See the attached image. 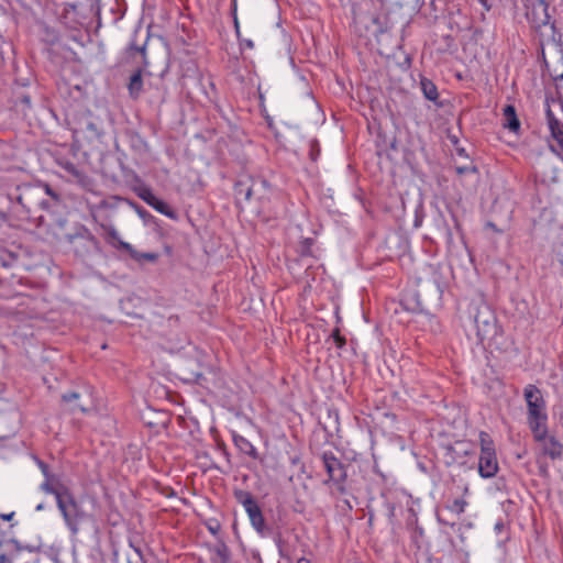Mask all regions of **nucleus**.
I'll use <instances>...</instances> for the list:
<instances>
[{
    "instance_id": "f8f14e48",
    "label": "nucleus",
    "mask_w": 563,
    "mask_h": 563,
    "mask_svg": "<svg viewBox=\"0 0 563 563\" xmlns=\"http://www.w3.org/2000/svg\"><path fill=\"white\" fill-rule=\"evenodd\" d=\"M495 321L494 313L487 307L478 310L474 317L477 334L483 339L489 335L496 328Z\"/></svg>"
},
{
    "instance_id": "7c9ffc66",
    "label": "nucleus",
    "mask_w": 563,
    "mask_h": 563,
    "mask_svg": "<svg viewBox=\"0 0 563 563\" xmlns=\"http://www.w3.org/2000/svg\"><path fill=\"white\" fill-rule=\"evenodd\" d=\"M135 211L139 213V216L143 219H145L147 216H150L148 211L142 208L141 206L135 205L134 206Z\"/></svg>"
},
{
    "instance_id": "393cba45",
    "label": "nucleus",
    "mask_w": 563,
    "mask_h": 563,
    "mask_svg": "<svg viewBox=\"0 0 563 563\" xmlns=\"http://www.w3.org/2000/svg\"><path fill=\"white\" fill-rule=\"evenodd\" d=\"M467 505L468 503L464 498H456L451 504H449L446 508L451 512L460 516L465 511Z\"/></svg>"
},
{
    "instance_id": "ddd939ff",
    "label": "nucleus",
    "mask_w": 563,
    "mask_h": 563,
    "mask_svg": "<svg viewBox=\"0 0 563 563\" xmlns=\"http://www.w3.org/2000/svg\"><path fill=\"white\" fill-rule=\"evenodd\" d=\"M269 185L265 179H255L252 180L250 186H245L243 183H239L236 185V197L240 198L243 196L245 201H250L253 196L262 194V191H266Z\"/></svg>"
},
{
    "instance_id": "473e14b6",
    "label": "nucleus",
    "mask_w": 563,
    "mask_h": 563,
    "mask_svg": "<svg viewBox=\"0 0 563 563\" xmlns=\"http://www.w3.org/2000/svg\"><path fill=\"white\" fill-rule=\"evenodd\" d=\"M481 4L485 8L486 11H489L492 8V0H478Z\"/></svg>"
},
{
    "instance_id": "e433bc0d",
    "label": "nucleus",
    "mask_w": 563,
    "mask_h": 563,
    "mask_svg": "<svg viewBox=\"0 0 563 563\" xmlns=\"http://www.w3.org/2000/svg\"><path fill=\"white\" fill-rule=\"evenodd\" d=\"M297 563H311V561L309 559H306V558H300L297 560Z\"/></svg>"
},
{
    "instance_id": "6ab92c4d",
    "label": "nucleus",
    "mask_w": 563,
    "mask_h": 563,
    "mask_svg": "<svg viewBox=\"0 0 563 563\" xmlns=\"http://www.w3.org/2000/svg\"><path fill=\"white\" fill-rule=\"evenodd\" d=\"M211 563H229L230 551L224 543L214 545L211 550Z\"/></svg>"
},
{
    "instance_id": "2f4dec72",
    "label": "nucleus",
    "mask_w": 563,
    "mask_h": 563,
    "mask_svg": "<svg viewBox=\"0 0 563 563\" xmlns=\"http://www.w3.org/2000/svg\"><path fill=\"white\" fill-rule=\"evenodd\" d=\"M241 45L250 49L254 47V43L252 40H243L241 41Z\"/></svg>"
},
{
    "instance_id": "b1692460",
    "label": "nucleus",
    "mask_w": 563,
    "mask_h": 563,
    "mask_svg": "<svg viewBox=\"0 0 563 563\" xmlns=\"http://www.w3.org/2000/svg\"><path fill=\"white\" fill-rule=\"evenodd\" d=\"M135 192L139 198H141L144 202H146L148 206L153 203V201L157 198L152 189L147 186H140L135 189Z\"/></svg>"
},
{
    "instance_id": "f704fd0d",
    "label": "nucleus",
    "mask_w": 563,
    "mask_h": 563,
    "mask_svg": "<svg viewBox=\"0 0 563 563\" xmlns=\"http://www.w3.org/2000/svg\"><path fill=\"white\" fill-rule=\"evenodd\" d=\"M455 150H456V154L459 156H461V157H468V155H467V153H466L464 147H456Z\"/></svg>"
},
{
    "instance_id": "0eeeda50",
    "label": "nucleus",
    "mask_w": 563,
    "mask_h": 563,
    "mask_svg": "<svg viewBox=\"0 0 563 563\" xmlns=\"http://www.w3.org/2000/svg\"><path fill=\"white\" fill-rule=\"evenodd\" d=\"M62 401L70 404V410H79L87 413L96 408V400L93 397V388L85 386L81 390L68 391L62 395Z\"/></svg>"
},
{
    "instance_id": "bb28decb",
    "label": "nucleus",
    "mask_w": 563,
    "mask_h": 563,
    "mask_svg": "<svg viewBox=\"0 0 563 563\" xmlns=\"http://www.w3.org/2000/svg\"><path fill=\"white\" fill-rule=\"evenodd\" d=\"M331 338L333 339L338 349H342L346 344L345 338L341 334L338 328L332 331Z\"/></svg>"
},
{
    "instance_id": "412c9836",
    "label": "nucleus",
    "mask_w": 563,
    "mask_h": 563,
    "mask_svg": "<svg viewBox=\"0 0 563 563\" xmlns=\"http://www.w3.org/2000/svg\"><path fill=\"white\" fill-rule=\"evenodd\" d=\"M421 90L423 92V96L430 100L435 101L439 97L438 88L437 86L429 79L422 78L420 81Z\"/></svg>"
},
{
    "instance_id": "f257e3e1",
    "label": "nucleus",
    "mask_w": 563,
    "mask_h": 563,
    "mask_svg": "<svg viewBox=\"0 0 563 563\" xmlns=\"http://www.w3.org/2000/svg\"><path fill=\"white\" fill-rule=\"evenodd\" d=\"M11 202V211L20 219L32 220V214L37 210H48L49 203L41 197V188L36 185L24 184L18 186L8 194Z\"/></svg>"
},
{
    "instance_id": "c9c22d12",
    "label": "nucleus",
    "mask_w": 563,
    "mask_h": 563,
    "mask_svg": "<svg viewBox=\"0 0 563 563\" xmlns=\"http://www.w3.org/2000/svg\"><path fill=\"white\" fill-rule=\"evenodd\" d=\"M234 26H235L236 35L239 37L240 36V25H239V21L236 18L234 19Z\"/></svg>"
},
{
    "instance_id": "dca6fc26",
    "label": "nucleus",
    "mask_w": 563,
    "mask_h": 563,
    "mask_svg": "<svg viewBox=\"0 0 563 563\" xmlns=\"http://www.w3.org/2000/svg\"><path fill=\"white\" fill-rule=\"evenodd\" d=\"M52 479L53 478H45V482L41 484V489L46 494L53 495L57 505L70 489L63 484L54 485Z\"/></svg>"
},
{
    "instance_id": "a211bd4d",
    "label": "nucleus",
    "mask_w": 563,
    "mask_h": 563,
    "mask_svg": "<svg viewBox=\"0 0 563 563\" xmlns=\"http://www.w3.org/2000/svg\"><path fill=\"white\" fill-rule=\"evenodd\" d=\"M232 439L234 445L240 450L241 453L249 455L252 459H257L258 453L256 448L245 437L233 433Z\"/></svg>"
},
{
    "instance_id": "9d476101",
    "label": "nucleus",
    "mask_w": 563,
    "mask_h": 563,
    "mask_svg": "<svg viewBox=\"0 0 563 563\" xmlns=\"http://www.w3.org/2000/svg\"><path fill=\"white\" fill-rule=\"evenodd\" d=\"M323 466L329 475L330 481L338 485L344 484L346 481V471L342 462L331 451L322 453Z\"/></svg>"
},
{
    "instance_id": "7ed1b4c3",
    "label": "nucleus",
    "mask_w": 563,
    "mask_h": 563,
    "mask_svg": "<svg viewBox=\"0 0 563 563\" xmlns=\"http://www.w3.org/2000/svg\"><path fill=\"white\" fill-rule=\"evenodd\" d=\"M527 19L531 26L537 31L545 29V32L542 33V36H544L548 42L555 41L558 34L555 22L551 20V15L549 13V4L545 2V0H538L533 2L527 11Z\"/></svg>"
},
{
    "instance_id": "cd10ccee",
    "label": "nucleus",
    "mask_w": 563,
    "mask_h": 563,
    "mask_svg": "<svg viewBox=\"0 0 563 563\" xmlns=\"http://www.w3.org/2000/svg\"><path fill=\"white\" fill-rule=\"evenodd\" d=\"M37 465H38L40 470L42 471V474L45 476V478H54V476L51 474L49 467L46 463L38 460Z\"/></svg>"
},
{
    "instance_id": "6e6552de",
    "label": "nucleus",
    "mask_w": 563,
    "mask_h": 563,
    "mask_svg": "<svg viewBox=\"0 0 563 563\" xmlns=\"http://www.w3.org/2000/svg\"><path fill=\"white\" fill-rule=\"evenodd\" d=\"M274 542L277 547L279 558L287 562H292L297 553L300 537L292 530L277 531L274 534Z\"/></svg>"
},
{
    "instance_id": "f03ea898",
    "label": "nucleus",
    "mask_w": 563,
    "mask_h": 563,
    "mask_svg": "<svg viewBox=\"0 0 563 563\" xmlns=\"http://www.w3.org/2000/svg\"><path fill=\"white\" fill-rule=\"evenodd\" d=\"M523 398L527 406V424L532 434L540 437L548 424L547 401L542 390L533 384L523 388Z\"/></svg>"
},
{
    "instance_id": "5701e85b",
    "label": "nucleus",
    "mask_w": 563,
    "mask_h": 563,
    "mask_svg": "<svg viewBox=\"0 0 563 563\" xmlns=\"http://www.w3.org/2000/svg\"><path fill=\"white\" fill-rule=\"evenodd\" d=\"M106 234L108 243H110L113 247L118 250H122V247L120 246V242L124 241L120 238V234L114 227L110 225L106 228Z\"/></svg>"
},
{
    "instance_id": "423d86ee",
    "label": "nucleus",
    "mask_w": 563,
    "mask_h": 563,
    "mask_svg": "<svg viewBox=\"0 0 563 563\" xmlns=\"http://www.w3.org/2000/svg\"><path fill=\"white\" fill-rule=\"evenodd\" d=\"M234 497L243 506L253 529L262 537L267 536L265 518L254 496L247 490L240 489L234 493Z\"/></svg>"
},
{
    "instance_id": "c756f323",
    "label": "nucleus",
    "mask_w": 563,
    "mask_h": 563,
    "mask_svg": "<svg viewBox=\"0 0 563 563\" xmlns=\"http://www.w3.org/2000/svg\"><path fill=\"white\" fill-rule=\"evenodd\" d=\"M64 168L71 175L79 177L80 173L78 168L73 163H66Z\"/></svg>"
},
{
    "instance_id": "20e7f679",
    "label": "nucleus",
    "mask_w": 563,
    "mask_h": 563,
    "mask_svg": "<svg viewBox=\"0 0 563 563\" xmlns=\"http://www.w3.org/2000/svg\"><path fill=\"white\" fill-rule=\"evenodd\" d=\"M479 444L478 474L482 478H493L499 471L494 441L487 432L481 431Z\"/></svg>"
},
{
    "instance_id": "39448f33",
    "label": "nucleus",
    "mask_w": 563,
    "mask_h": 563,
    "mask_svg": "<svg viewBox=\"0 0 563 563\" xmlns=\"http://www.w3.org/2000/svg\"><path fill=\"white\" fill-rule=\"evenodd\" d=\"M57 508L70 533L76 536L79 532L80 522L88 518V514L76 500L74 494L70 490L57 504Z\"/></svg>"
},
{
    "instance_id": "4468645a",
    "label": "nucleus",
    "mask_w": 563,
    "mask_h": 563,
    "mask_svg": "<svg viewBox=\"0 0 563 563\" xmlns=\"http://www.w3.org/2000/svg\"><path fill=\"white\" fill-rule=\"evenodd\" d=\"M120 246L122 251L128 252L131 258L139 264H144L145 262L155 263L159 257L158 253L155 252H139L128 242H120Z\"/></svg>"
},
{
    "instance_id": "1a4fd4ad",
    "label": "nucleus",
    "mask_w": 563,
    "mask_h": 563,
    "mask_svg": "<svg viewBox=\"0 0 563 563\" xmlns=\"http://www.w3.org/2000/svg\"><path fill=\"white\" fill-rule=\"evenodd\" d=\"M545 117L551 134L550 148L563 161V123L554 115L550 107L547 108Z\"/></svg>"
},
{
    "instance_id": "4be33fe9",
    "label": "nucleus",
    "mask_w": 563,
    "mask_h": 563,
    "mask_svg": "<svg viewBox=\"0 0 563 563\" xmlns=\"http://www.w3.org/2000/svg\"><path fill=\"white\" fill-rule=\"evenodd\" d=\"M151 207L156 210L157 212L166 216L167 218L169 219H176L177 218V214L176 212L168 206V203H166L165 201L156 198L153 203L151 205Z\"/></svg>"
},
{
    "instance_id": "58836bf2",
    "label": "nucleus",
    "mask_w": 563,
    "mask_h": 563,
    "mask_svg": "<svg viewBox=\"0 0 563 563\" xmlns=\"http://www.w3.org/2000/svg\"><path fill=\"white\" fill-rule=\"evenodd\" d=\"M217 530H218V527H217V528H214V527H209V531H210L211 533H213V534H216V533H217Z\"/></svg>"
},
{
    "instance_id": "a878e982",
    "label": "nucleus",
    "mask_w": 563,
    "mask_h": 563,
    "mask_svg": "<svg viewBox=\"0 0 563 563\" xmlns=\"http://www.w3.org/2000/svg\"><path fill=\"white\" fill-rule=\"evenodd\" d=\"M41 188V197L43 198V195L51 196L55 201H59V196L57 192H55L48 184H37Z\"/></svg>"
},
{
    "instance_id": "aec40b11",
    "label": "nucleus",
    "mask_w": 563,
    "mask_h": 563,
    "mask_svg": "<svg viewBox=\"0 0 563 563\" xmlns=\"http://www.w3.org/2000/svg\"><path fill=\"white\" fill-rule=\"evenodd\" d=\"M143 88V79L141 70H136L130 77V82L128 85L129 93L133 99L139 98Z\"/></svg>"
},
{
    "instance_id": "c85d7f7f",
    "label": "nucleus",
    "mask_w": 563,
    "mask_h": 563,
    "mask_svg": "<svg viewBox=\"0 0 563 563\" xmlns=\"http://www.w3.org/2000/svg\"><path fill=\"white\" fill-rule=\"evenodd\" d=\"M475 172H476V167L472 166V165L456 167V173L459 175H463V174H467V173H475Z\"/></svg>"
},
{
    "instance_id": "f3484780",
    "label": "nucleus",
    "mask_w": 563,
    "mask_h": 563,
    "mask_svg": "<svg viewBox=\"0 0 563 563\" xmlns=\"http://www.w3.org/2000/svg\"><path fill=\"white\" fill-rule=\"evenodd\" d=\"M504 115V128L508 129L511 132L517 133L520 130V122L517 118L516 109L512 104H507L503 109Z\"/></svg>"
},
{
    "instance_id": "4c0bfd02",
    "label": "nucleus",
    "mask_w": 563,
    "mask_h": 563,
    "mask_svg": "<svg viewBox=\"0 0 563 563\" xmlns=\"http://www.w3.org/2000/svg\"><path fill=\"white\" fill-rule=\"evenodd\" d=\"M45 507H44V504H38L36 507H35V510L36 511H41L43 510Z\"/></svg>"
},
{
    "instance_id": "a19ab883",
    "label": "nucleus",
    "mask_w": 563,
    "mask_h": 563,
    "mask_svg": "<svg viewBox=\"0 0 563 563\" xmlns=\"http://www.w3.org/2000/svg\"><path fill=\"white\" fill-rule=\"evenodd\" d=\"M128 563H132L131 561H129Z\"/></svg>"
},
{
    "instance_id": "2eb2a0df",
    "label": "nucleus",
    "mask_w": 563,
    "mask_h": 563,
    "mask_svg": "<svg viewBox=\"0 0 563 563\" xmlns=\"http://www.w3.org/2000/svg\"><path fill=\"white\" fill-rule=\"evenodd\" d=\"M14 549L10 553H2L0 554V563H29V562H21V554L23 550H26L29 552H36L38 549L36 547L27 545V547H20L16 541L11 542Z\"/></svg>"
},
{
    "instance_id": "72a5a7b5",
    "label": "nucleus",
    "mask_w": 563,
    "mask_h": 563,
    "mask_svg": "<svg viewBox=\"0 0 563 563\" xmlns=\"http://www.w3.org/2000/svg\"><path fill=\"white\" fill-rule=\"evenodd\" d=\"M14 517V512H10V514H1L0 515V519L2 520H5V521H10L12 518Z\"/></svg>"
},
{
    "instance_id": "ea45409f",
    "label": "nucleus",
    "mask_w": 563,
    "mask_h": 563,
    "mask_svg": "<svg viewBox=\"0 0 563 563\" xmlns=\"http://www.w3.org/2000/svg\"><path fill=\"white\" fill-rule=\"evenodd\" d=\"M451 141H452L453 144H455V145L457 144V139L455 136L452 137Z\"/></svg>"
},
{
    "instance_id": "9b49d317",
    "label": "nucleus",
    "mask_w": 563,
    "mask_h": 563,
    "mask_svg": "<svg viewBox=\"0 0 563 563\" xmlns=\"http://www.w3.org/2000/svg\"><path fill=\"white\" fill-rule=\"evenodd\" d=\"M532 437L536 442L541 444L544 455H548L552 460L562 457L563 444L554 435H549L548 424H544V432L540 437L536 434H532Z\"/></svg>"
}]
</instances>
